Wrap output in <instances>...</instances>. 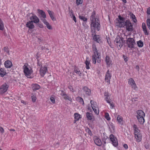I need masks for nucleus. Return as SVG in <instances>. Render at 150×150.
Returning a JSON list of instances; mask_svg holds the SVG:
<instances>
[{
    "label": "nucleus",
    "instance_id": "nucleus-56",
    "mask_svg": "<svg viewBox=\"0 0 150 150\" xmlns=\"http://www.w3.org/2000/svg\"><path fill=\"white\" fill-rule=\"evenodd\" d=\"M69 13L71 18L72 17V15H74L73 12L72 11L70 12Z\"/></svg>",
    "mask_w": 150,
    "mask_h": 150
},
{
    "label": "nucleus",
    "instance_id": "nucleus-8",
    "mask_svg": "<svg viewBox=\"0 0 150 150\" xmlns=\"http://www.w3.org/2000/svg\"><path fill=\"white\" fill-rule=\"evenodd\" d=\"M125 28L126 30L129 32H132L133 30V25L129 20H126V23Z\"/></svg>",
    "mask_w": 150,
    "mask_h": 150
},
{
    "label": "nucleus",
    "instance_id": "nucleus-43",
    "mask_svg": "<svg viewBox=\"0 0 150 150\" xmlns=\"http://www.w3.org/2000/svg\"><path fill=\"white\" fill-rule=\"evenodd\" d=\"M50 100L53 104H54L55 103V101L54 98L53 96H51L50 98Z\"/></svg>",
    "mask_w": 150,
    "mask_h": 150
},
{
    "label": "nucleus",
    "instance_id": "nucleus-28",
    "mask_svg": "<svg viewBox=\"0 0 150 150\" xmlns=\"http://www.w3.org/2000/svg\"><path fill=\"white\" fill-rule=\"evenodd\" d=\"M93 39L95 41L97 42H99L100 40V36L98 35H97L96 34H93L92 35Z\"/></svg>",
    "mask_w": 150,
    "mask_h": 150
},
{
    "label": "nucleus",
    "instance_id": "nucleus-49",
    "mask_svg": "<svg viewBox=\"0 0 150 150\" xmlns=\"http://www.w3.org/2000/svg\"><path fill=\"white\" fill-rule=\"evenodd\" d=\"M47 12L50 17L53 16L54 13L53 12L50 10H48Z\"/></svg>",
    "mask_w": 150,
    "mask_h": 150
},
{
    "label": "nucleus",
    "instance_id": "nucleus-20",
    "mask_svg": "<svg viewBox=\"0 0 150 150\" xmlns=\"http://www.w3.org/2000/svg\"><path fill=\"white\" fill-rule=\"evenodd\" d=\"M47 71V67H42L40 69V73L41 75H44Z\"/></svg>",
    "mask_w": 150,
    "mask_h": 150
},
{
    "label": "nucleus",
    "instance_id": "nucleus-54",
    "mask_svg": "<svg viewBox=\"0 0 150 150\" xmlns=\"http://www.w3.org/2000/svg\"><path fill=\"white\" fill-rule=\"evenodd\" d=\"M123 146L125 149H127L128 148V146L127 144H124Z\"/></svg>",
    "mask_w": 150,
    "mask_h": 150
},
{
    "label": "nucleus",
    "instance_id": "nucleus-52",
    "mask_svg": "<svg viewBox=\"0 0 150 150\" xmlns=\"http://www.w3.org/2000/svg\"><path fill=\"white\" fill-rule=\"evenodd\" d=\"M147 13L148 14L150 15V7L147 9Z\"/></svg>",
    "mask_w": 150,
    "mask_h": 150
},
{
    "label": "nucleus",
    "instance_id": "nucleus-48",
    "mask_svg": "<svg viewBox=\"0 0 150 150\" xmlns=\"http://www.w3.org/2000/svg\"><path fill=\"white\" fill-rule=\"evenodd\" d=\"M68 88L70 89V90L72 92H73L74 91L72 86L70 85H69L68 86Z\"/></svg>",
    "mask_w": 150,
    "mask_h": 150
},
{
    "label": "nucleus",
    "instance_id": "nucleus-1",
    "mask_svg": "<svg viewBox=\"0 0 150 150\" xmlns=\"http://www.w3.org/2000/svg\"><path fill=\"white\" fill-rule=\"evenodd\" d=\"M93 48L94 54L92 57V62L94 64H96V60L98 63H100L101 62L100 54L98 52L95 45H93Z\"/></svg>",
    "mask_w": 150,
    "mask_h": 150
},
{
    "label": "nucleus",
    "instance_id": "nucleus-25",
    "mask_svg": "<svg viewBox=\"0 0 150 150\" xmlns=\"http://www.w3.org/2000/svg\"><path fill=\"white\" fill-rule=\"evenodd\" d=\"M26 26L29 29H31L35 27L33 21H28L26 24Z\"/></svg>",
    "mask_w": 150,
    "mask_h": 150
},
{
    "label": "nucleus",
    "instance_id": "nucleus-26",
    "mask_svg": "<svg viewBox=\"0 0 150 150\" xmlns=\"http://www.w3.org/2000/svg\"><path fill=\"white\" fill-rule=\"evenodd\" d=\"M32 87L33 90L34 91L39 90L40 88V86L36 83L33 84L32 85Z\"/></svg>",
    "mask_w": 150,
    "mask_h": 150
},
{
    "label": "nucleus",
    "instance_id": "nucleus-62",
    "mask_svg": "<svg viewBox=\"0 0 150 150\" xmlns=\"http://www.w3.org/2000/svg\"><path fill=\"white\" fill-rule=\"evenodd\" d=\"M123 2L124 3H127V1L126 0H122Z\"/></svg>",
    "mask_w": 150,
    "mask_h": 150
},
{
    "label": "nucleus",
    "instance_id": "nucleus-10",
    "mask_svg": "<svg viewBox=\"0 0 150 150\" xmlns=\"http://www.w3.org/2000/svg\"><path fill=\"white\" fill-rule=\"evenodd\" d=\"M128 84L134 90H136L137 89V87L134 79L132 78L128 80Z\"/></svg>",
    "mask_w": 150,
    "mask_h": 150
},
{
    "label": "nucleus",
    "instance_id": "nucleus-24",
    "mask_svg": "<svg viewBox=\"0 0 150 150\" xmlns=\"http://www.w3.org/2000/svg\"><path fill=\"white\" fill-rule=\"evenodd\" d=\"M137 117H145V115L143 111L141 110H139L137 111Z\"/></svg>",
    "mask_w": 150,
    "mask_h": 150
},
{
    "label": "nucleus",
    "instance_id": "nucleus-18",
    "mask_svg": "<svg viewBox=\"0 0 150 150\" xmlns=\"http://www.w3.org/2000/svg\"><path fill=\"white\" fill-rule=\"evenodd\" d=\"M74 116V119L73 122L74 123H76V121L79 120L81 118V115L78 113H75Z\"/></svg>",
    "mask_w": 150,
    "mask_h": 150
},
{
    "label": "nucleus",
    "instance_id": "nucleus-47",
    "mask_svg": "<svg viewBox=\"0 0 150 150\" xmlns=\"http://www.w3.org/2000/svg\"><path fill=\"white\" fill-rule=\"evenodd\" d=\"M83 2V0H76V3L77 5L81 4Z\"/></svg>",
    "mask_w": 150,
    "mask_h": 150
},
{
    "label": "nucleus",
    "instance_id": "nucleus-5",
    "mask_svg": "<svg viewBox=\"0 0 150 150\" xmlns=\"http://www.w3.org/2000/svg\"><path fill=\"white\" fill-rule=\"evenodd\" d=\"M23 69L25 75L31 74L33 72L32 68L27 63H25L24 64L23 66Z\"/></svg>",
    "mask_w": 150,
    "mask_h": 150
},
{
    "label": "nucleus",
    "instance_id": "nucleus-21",
    "mask_svg": "<svg viewBox=\"0 0 150 150\" xmlns=\"http://www.w3.org/2000/svg\"><path fill=\"white\" fill-rule=\"evenodd\" d=\"M38 13L40 15L41 19V20L42 19H45V18H46L45 13L42 10L38 9Z\"/></svg>",
    "mask_w": 150,
    "mask_h": 150
},
{
    "label": "nucleus",
    "instance_id": "nucleus-58",
    "mask_svg": "<svg viewBox=\"0 0 150 150\" xmlns=\"http://www.w3.org/2000/svg\"><path fill=\"white\" fill-rule=\"evenodd\" d=\"M38 26L41 28H43V25L42 24H38Z\"/></svg>",
    "mask_w": 150,
    "mask_h": 150
},
{
    "label": "nucleus",
    "instance_id": "nucleus-55",
    "mask_svg": "<svg viewBox=\"0 0 150 150\" xmlns=\"http://www.w3.org/2000/svg\"><path fill=\"white\" fill-rule=\"evenodd\" d=\"M51 18L52 20L53 21H55L56 20L55 18L53 16L51 17Z\"/></svg>",
    "mask_w": 150,
    "mask_h": 150
},
{
    "label": "nucleus",
    "instance_id": "nucleus-42",
    "mask_svg": "<svg viewBox=\"0 0 150 150\" xmlns=\"http://www.w3.org/2000/svg\"><path fill=\"white\" fill-rule=\"evenodd\" d=\"M42 21L44 24L46 25L47 27H48L50 25L49 23L45 19H42Z\"/></svg>",
    "mask_w": 150,
    "mask_h": 150
},
{
    "label": "nucleus",
    "instance_id": "nucleus-44",
    "mask_svg": "<svg viewBox=\"0 0 150 150\" xmlns=\"http://www.w3.org/2000/svg\"><path fill=\"white\" fill-rule=\"evenodd\" d=\"M147 24L148 28L150 30V19L148 18L147 20Z\"/></svg>",
    "mask_w": 150,
    "mask_h": 150
},
{
    "label": "nucleus",
    "instance_id": "nucleus-29",
    "mask_svg": "<svg viewBox=\"0 0 150 150\" xmlns=\"http://www.w3.org/2000/svg\"><path fill=\"white\" fill-rule=\"evenodd\" d=\"M142 28L144 33L145 35H148L149 33L147 31L145 23H142Z\"/></svg>",
    "mask_w": 150,
    "mask_h": 150
},
{
    "label": "nucleus",
    "instance_id": "nucleus-3",
    "mask_svg": "<svg viewBox=\"0 0 150 150\" xmlns=\"http://www.w3.org/2000/svg\"><path fill=\"white\" fill-rule=\"evenodd\" d=\"M100 25L99 22L96 21L91 22V28L92 35L96 34V30L98 31L100 30Z\"/></svg>",
    "mask_w": 150,
    "mask_h": 150
},
{
    "label": "nucleus",
    "instance_id": "nucleus-22",
    "mask_svg": "<svg viewBox=\"0 0 150 150\" xmlns=\"http://www.w3.org/2000/svg\"><path fill=\"white\" fill-rule=\"evenodd\" d=\"M86 116L88 120H94V117L92 113L87 112L86 113Z\"/></svg>",
    "mask_w": 150,
    "mask_h": 150
},
{
    "label": "nucleus",
    "instance_id": "nucleus-9",
    "mask_svg": "<svg viewBox=\"0 0 150 150\" xmlns=\"http://www.w3.org/2000/svg\"><path fill=\"white\" fill-rule=\"evenodd\" d=\"M127 44L129 47L133 48L134 47V45L135 44V42L133 38H129L127 40Z\"/></svg>",
    "mask_w": 150,
    "mask_h": 150
},
{
    "label": "nucleus",
    "instance_id": "nucleus-6",
    "mask_svg": "<svg viewBox=\"0 0 150 150\" xmlns=\"http://www.w3.org/2000/svg\"><path fill=\"white\" fill-rule=\"evenodd\" d=\"M9 86L8 83H5L0 87V95H2L6 92L8 90Z\"/></svg>",
    "mask_w": 150,
    "mask_h": 150
},
{
    "label": "nucleus",
    "instance_id": "nucleus-32",
    "mask_svg": "<svg viewBox=\"0 0 150 150\" xmlns=\"http://www.w3.org/2000/svg\"><path fill=\"white\" fill-rule=\"evenodd\" d=\"M123 118L120 115H118L117 116V120L118 122L121 125H123L122 122H123Z\"/></svg>",
    "mask_w": 150,
    "mask_h": 150
},
{
    "label": "nucleus",
    "instance_id": "nucleus-40",
    "mask_svg": "<svg viewBox=\"0 0 150 150\" xmlns=\"http://www.w3.org/2000/svg\"><path fill=\"white\" fill-rule=\"evenodd\" d=\"M79 17L80 19L84 21H87V18L84 16L81 15H79Z\"/></svg>",
    "mask_w": 150,
    "mask_h": 150
},
{
    "label": "nucleus",
    "instance_id": "nucleus-16",
    "mask_svg": "<svg viewBox=\"0 0 150 150\" xmlns=\"http://www.w3.org/2000/svg\"><path fill=\"white\" fill-rule=\"evenodd\" d=\"M30 19L31 20V21H33L35 23H38L39 21V18L35 15H33L30 17Z\"/></svg>",
    "mask_w": 150,
    "mask_h": 150
},
{
    "label": "nucleus",
    "instance_id": "nucleus-30",
    "mask_svg": "<svg viewBox=\"0 0 150 150\" xmlns=\"http://www.w3.org/2000/svg\"><path fill=\"white\" fill-rule=\"evenodd\" d=\"M90 20L91 21V22H94L97 21L96 18L95 12L94 11H93L92 14V15L90 18ZM97 21H98L97 20Z\"/></svg>",
    "mask_w": 150,
    "mask_h": 150
},
{
    "label": "nucleus",
    "instance_id": "nucleus-37",
    "mask_svg": "<svg viewBox=\"0 0 150 150\" xmlns=\"http://www.w3.org/2000/svg\"><path fill=\"white\" fill-rule=\"evenodd\" d=\"M130 17L134 23H136L137 21V20L135 16L132 13L130 14Z\"/></svg>",
    "mask_w": 150,
    "mask_h": 150
},
{
    "label": "nucleus",
    "instance_id": "nucleus-11",
    "mask_svg": "<svg viewBox=\"0 0 150 150\" xmlns=\"http://www.w3.org/2000/svg\"><path fill=\"white\" fill-rule=\"evenodd\" d=\"M110 139L113 146H116L118 145V143L117 139L113 134H111L110 135Z\"/></svg>",
    "mask_w": 150,
    "mask_h": 150
},
{
    "label": "nucleus",
    "instance_id": "nucleus-53",
    "mask_svg": "<svg viewBox=\"0 0 150 150\" xmlns=\"http://www.w3.org/2000/svg\"><path fill=\"white\" fill-rule=\"evenodd\" d=\"M47 28L49 30H52V26L50 25L47 27Z\"/></svg>",
    "mask_w": 150,
    "mask_h": 150
},
{
    "label": "nucleus",
    "instance_id": "nucleus-61",
    "mask_svg": "<svg viewBox=\"0 0 150 150\" xmlns=\"http://www.w3.org/2000/svg\"><path fill=\"white\" fill-rule=\"evenodd\" d=\"M136 69L138 70H139V67L138 65H137L135 67Z\"/></svg>",
    "mask_w": 150,
    "mask_h": 150
},
{
    "label": "nucleus",
    "instance_id": "nucleus-60",
    "mask_svg": "<svg viewBox=\"0 0 150 150\" xmlns=\"http://www.w3.org/2000/svg\"><path fill=\"white\" fill-rule=\"evenodd\" d=\"M88 133L90 135H91V134H92V133H91V131L89 129H88Z\"/></svg>",
    "mask_w": 150,
    "mask_h": 150
},
{
    "label": "nucleus",
    "instance_id": "nucleus-19",
    "mask_svg": "<svg viewBox=\"0 0 150 150\" xmlns=\"http://www.w3.org/2000/svg\"><path fill=\"white\" fill-rule=\"evenodd\" d=\"M82 90L83 92L88 96H90L91 93V91L90 89L88 88V87L86 86H84Z\"/></svg>",
    "mask_w": 150,
    "mask_h": 150
},
{
    "label": "nucleus",
    "instance_id": "nucleus-31",
    "mask_svg": "<svg viewBox=\"0 0 150 150\" xmlns=\"http://www.w3.org/2000/svg\"><path fill=\"white\" fill-rule=\"evenodd\" d=\"M85 64L86 66V68L88 69H90V66L91 65V63L89 60V58L87 57L85 61Z\"/></svg>",
    "mask_w": 150,
    "mask_h": 150
},
{
    "label": "nucleus",
    "instance_id": "nucleus-63",
    "mask_svg": "<svg viewBox=\"0 0 150 150\" xmlns=\"http://www.w3.org/2000/svg\"><path fill=\"white\" fill-rule=\"evenodd\" d=\"M10 131H13V132H14L15 131V130L14 129H11L10 130Z\"/></svg>",
    "mask_w": 150,
    "mask_h": 150
},
{
    "label": "nucleus",
    "instance_id": "nucleus-27",
    "mask_svg": "<svg viewBox=\"0 0 150 150\" xmlns=\"http://www.w3.org/2000/svg\"><path fill=\"white\" fill-rule=\"evenodd\" d=\"M137 117V120L140 124L143 125L144 122V117Z\"/></svg>",
    "mask_w": 150,
    "mask_h": 150
},
{
    "label": "nucleus",
    "instance_id": "nucleus-46",
    "mask_svg": "<svg viewBox=\"0 0 150 150\" xmlns=\"http://www.w3.org/2000/svg\"><path fill=\"white\" fill-rule=\"evenodd\" d=\"M32 101L33 102H35L36 101V96L33 95L31 96Z\"/></svg>",
    "mask_w": 150,
    "mask_h": 150
},
{
    "label": "nucleus",
    "instance_id": "nucleus-2",
    "mask_svg": "<svg viewBox=\"0 0 150 150\" xmlns=\"http://www.w3.org/2000/svg\"><path fill=\"white\" fill-rule=\"evenodd\" d=\"M133 128L134 137L136 139V141L138 142H140L142 140V135L140 131L136 125H134Z\"/></svg>",
    "mask_w": 150,
    "mask_h": 150
},
{
    "label": "nucleus",
    "instance_id": "nucleus-7",
    "mask_svg": "<svg viewBox=\"0 0 150 150\" xmlns=\"http://www.w3.org/2000/svg\"><path fill=\"white\" fill-rule=\"evenodd\" d=\"M90 102L92 108L94 112L96 115H98L99 111L97 103L92 100H91Z\"/></svg>",
    "mask_w": 150,
    "mask_h": 150
},
{
    "label": "nucleus",
    "instance_id": "nucleus-4",
    "mask_svg": "<svg viewBox=\"0 0 150 150\" xmlns=\"http://www.w3.org/2000/svg\"><path fill=\"white\" fill-rule=\"evenodd\" d=\"M125 18L120 16H118V18L116 20V25L120 28H125Z\"/></svg>",
    "mask_w": 150,
    "mask_h": 150
},
{
    "label": "nucleus",
    "instance_id": "nucleus-51",
    "mask_svg": "<svg viewBox=\"0 0 150 150\" xmlns=\"http://www.w3.org/2000/svg\"><path fill=\"white\" fill-rule=\"evenodd\" d=\"M71 18H72L73 20L75 23L76 22V18L74 15H72V17H71Z\"/></svg>",
    "mask_w": 150,
    "mask_h": 150
},
{
    "label": "nucleus",
    "instance_id": "nucleus-36",
    "mask_svg": "<svg viewBox=\"0 0 150 150\" xmlns=\"http://www.w3.org/2000/svg\"><path fill=\"white\" fill-rule=\"evenodd\" d=\"M138 46L139 47H142L144 45L143 42L141 40H139L137 42Z\"/></svg>",
    "mask_w": 150,
    "mask_h": 150
},
{
    "label": "nucleus",
    "instance_id": "nucleus-57",
    "mask_svg": "<svg viewBox=\"0 0 150 150\" xmlns=\"http://www.w3.org/2000/svg\"><path fill=\"white\" fill-rule=\"evenodd\" d=\"M21 103H23V104H25V105H26V102L24 100H21Z\"/></svg>",
    "mask_w": 150,
    "mask_h": 150
},
{
    "label": "nucleus",
    "instance_id": "nucleus-41",
    "mask_svg": "<svg viewBox=\"0 0 150 150\" xmlns=\"http://www.w3.org/2000/svg\"><path fill=\"white\" fill-rule=\"evenodd\" d=\"M74 71L77 74L80 75L81 74V73L79 69L77 67H75L74 69Z\"/></svg>",
    "mask_w": 150,
    "mask_h": 150
},
{
    "label": "nucleus",
    "instance_id": "nucleus-34",
    "mask_svg": "<svg viewBox=\"0 0 150 150\" xmlns=\"http://www.w3.org/2000/svg\"><path fill=\"white\" fill-rule=\"evenodd\" d=\"M111 76H105V81L109 84L110 83V79H111Z\"/></svg>",
    "mask_w": 150,
    "mask_h": 150
},
{
    "label": "nucleus",
    "instance_id": "nucleus-38",
    "mask_svg": "<svg viewBox=\"0 0 150 150\" xmlns=\"http://www.w3.org/2000/svg\"><path fill=\"white\" fill-rule=\"evenodd\" d=\"M6 74L5 70L3 68L0 69V75H6Z\"/></svg>",
    "mask_w": 150,
    "mask_h": 150
},
{
    "label": "nucleus",
    "instance_id": "nucleus-13",
    "mask_svg": "<svg viewBox=\"0 0 150 150\" xmlns=\"http://www.w3.org/2000/svg\"><path fill=\"white\" fill-rule=\"evenodd\" d=\"M60 95L63 97L64 99L65 100H68L71 102H72V100L71 97L66 94L63 91H61V93L60 94Z\"/></svg>",
    "mask_w": 150,
    "mask_h": 150
},
{
    "label": "nucleus",
    "instance_id": "nucleus-17",
    "mask_svg": "<svg viewBox=\"0 0 150 150\" xmlns=\"http://www.w3.org/2000/svg\"><path fill=\"white\" fill-rule=\"evenodd\" d=\"M110 96V94H109L108 92H105L104 93V96L105 97L104 99L106 100L108 103H110V101L111 100L110 99L109 96Z\"/></svg>",
    "mask_w": 150,
    "mask_h": 150
},
{
    "label": "nucleus",
    "instance_id": "nucleus-12",
    "mask_svg": "<svg viewBox=\"0 0 150 150\" xmlns=\"http://www.w3.org/2000/svg\"><path fill=\"white\" fill-rule=\"evenodd\" d=\"M115 43L119 48H120L123 45V42L120 37L116 38L115 41Z\"/></svg>",
    "mask_w": 150,
    "mask_h": 150
},
{
    "label": "nucleus",
    "instance_id": "nucleus-39",
    "mask_svg": "<svg viewBox=\"0 0 150 150\" xmlns=\"http://www.w3.org/2000/svg\"><path fill=\"white\" fill-rule=\"evenodd\" d=\"M4 28V23L2 20L0 18V30H3Z\"/></svg>",
    "mask_w": 150,
    "mask_h": 150
},
{
    "label": "nucleus",
    "instance_id": "nucleus-14",
    "mask_svg": "<svg viewBox=\"0 0 150 150\" xmlns=\"http://www.w3.org/2000/svg\"><path fill=\"white\" fill-rule=\"evenodd\" d=\"M93 139L95 144L98 146H101L102 145V142L100 139L97 136L94 137Z\"/></svg>",
    "mask_w": 150,
    "mask_h": 150
},
{
    "label": "nucleus",
    "instance_id": "nucleus-35",
    "mask_svg": "<svg viewBox=\"0 0 150 150\" xmlns=\"http://www.w3.org/2000/svg\"><path fill=\"white\" fill-rule=\"evenodd\" d=\"M104 117L105 119H106L108 121H110L111 120V118L110 116L109 113L107 112H106L105 113Z\"/></svg>",
    "mask_w": 150,
    "mask_h": 150
},
{
    "label": "nucleus",
    "instance_id": "nucleus-23",
    "mask_svg": "<svg viewBox=\"0 0 150 150\" xmlns=\"http://www.w3.org/2000/svg\"><path fill=\"white\" fill-rule=\"evenodd\" d=\"M4 65L5 67L7 68H11L12 66L11 62L9 60L6 61L4 62Z\"/></svg>",
    "mask_w": 150,
    "mask_h": 150
},
{
    "label": "nucleus",
    "instance_id": "nucleus-59",
    "mask_svg": "<svg viewBox=\"0 0 150 150\" xmlns=\"http://www.w3.org/2000/svg\"><path fill=\"white\" fill-rule=\"evenodd\" d=\"M28 78H33V76H25Z\"/></svg>",
    "mask_w": 150,
    "mask_h": 150
},
{
    "label": "nucleus",
    "instance_id": "nucleus-50",
    "mask_svg": "<svg viewBox=\"0 0 150 150\" xmlns=\"http://www.w3.org/2000/svg\"><path fill=\"white\" fill-rule=\"evenodd\" d=\"M0 131L2 133H4V129L3 128L1 127H0Z\"/></svg>",
    "mask_w": 150,
    "mask_h": 150
},
{
    "label": "nucleus",
    "instance_id": "nucleus-64",
    "mask_svg": "<svg viewBox=\"0 0 150 150\" xmlns=\"http://www.w3.org/2000/svg\"><path fill=\"white\" fill-rule=\"evenodd\" d=\"M109 70H108L107 72V74H108V75H110V74L109 73Z\"/></svg>",
    "mask_w": 150,
    "mask_h": 150
},
{
    "label": "nucleus",
    "instance_id": "nucleus-33",
    "mask_svg": "<svg viewBox=\"0 0 150 150\" xmlns=\"http://www.w3.org/2000/svg\"><path fill=\"white\" fill-rule=\"evenodd\" d=\"M76 100L77 101L79 102L80 104L83 105L84 102L83 99L82 98L79 96L77 97L76 98Z\"/></svg>",
    "mask_w": 150,
    "mask_h": 150
},
{
    "label": "nucleus",
    "instance_id": "nucleus-15",
    "mask_svg": "<svg viewBox=\"0 0 150 150\" xmlns=\"http://www.w3.org/2000/svg\"><path fill=\"white\" fill-rule=\"evenodd\" d=\"M105 61L107 65V67H109L112 65V60L108 56H106Z\"/></svg>",
    "mask_w": 150,
    "mask_h": 150
},
{
    "label": "nucleus",
    "instance_id": "nucleus-45",
    "mask_svg": "<svg viewBox=\"0 0 150 150\" xmlns=\"http://www.w3.org/2000/svg\"><path fill=\"white\" fill-rule=\"evenodd\" d=\"M112 100H111L110 101V103H108L110 106V108H113L114 107V104L113 102H111Z\"/></svg>",
    "mask_w": 150,
    "mask_h": 150
}]
</instances>
